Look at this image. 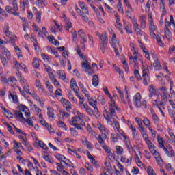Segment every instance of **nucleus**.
<instances>
[{
	"mask_svg": "<svg viewBox=\"0 0 175 175\" xmlns=\"http://www.w3.org/2000/svg\"><path fill=\"white\" fill-rule=\"evenodd\" d=\"M103 90L105 95H107V96H109V99L111 100V101L109 103V107L106 106L104 107V117L108 122H110V120L111 118H114V117L117 116L116 111H118V113H120V107H118V106L116 105V100H114V98L111 97V96L110 95L107 87L104 86L103 88Z\"/></svg>",
	"mask_w": 175,
	"mask_h": 175,
	"instance_id": "1",
	"label": "nucleus"
},
{
	"mask_svg": "<svg viewBox=\"0 0 175 175\" xmlns=\"http://www.w3.org/2000/svg\"><path fill=\"white\" fill-rule=\"evenodd\" d=\"M84 121L88 122V121H90V118L81 113L80 111H77V114L71 118L70 124L79 131H83L82 126H85V122H84Z\"/></svg>",
	"mask_w": 175,
	"mask_h": 175,
	"instance_id": "2",
	"label": "nucleus"
},
{
	"mask_svg": "<svg viewBox=\"0 0 175 175\" xmlns=\"http://www.w3.org/2000/svg\"><path fill=\"white\" fill-rule=\"evenodd\" d=\"M11 58L10 52L5 47H1L0 50V59L4 66H8V61H10Z\"/></svg>",
	"mask_w": 175,
	"mask_h": 175,
	"instance_id": "3",
	"label": "nucleus"
},
{
	"mask_svg": "<svg viewBox=\"0 0 175 175\" xmlns=\"http://www.w3.org/2000/svg\"><path fill=\"white\" fill-rule=\"evenodd\" d=\"M97 126L101 132V134L98 135L97 140L98 143H103V142L107 139V136H109V130L100 123L98 124Z\"/></svg>",
	"mask_w": 175,
	"mask_h": 175,
	"instance_id": "4",
	"label": "nucleus"
},
{
	"mask_svg": "<svg viewBox=\"0 0 175 175\" xmlns=\"http://www.w3.org/2000/svg\"><path fill=\"white\" fill-rule=\"evenodd\" d=\"M133 55V57L132 56V55H129L130 64L134 63V69H139V64H143V60L139 58L140 54L136 52V51H134Z\"/></svg>",
	"mask_w": 175,
	"mask_h": 175,
	"instance_id": "5",
	"label": "nucleus"
},
{
	"mask_svg": "<svg viewBox=\"0 0 175 175\" xmlns=\"http://www.w3.org/2000/svg\"><path fill=\"white\" fill-rule=\"evenodd\" d=\"M88 98V102L90 106H92L93 109H94V111L96 113V118H98L100 117V113L99 112V109H98V100H96V96H86Z\"/></svg>",
	"mask_w": 175,
	"mask_h": 175,
	"instance_id": "6",
	"label": "nucleus"
},
{
	"mask_svg": "<svg viewBox=\"0 0 175 175\" xmlns=\"http://www.w3.org/2000/svg\"><path fill=\"white\" fill-rule=\"evenodd\" d=\"M149 75L150 70H148V67L144 66L142 68V83L144 85H148L151 83Z\"/></svg>",
	"mask_w": 175,
	"mask_h": 175,
	"instance_id": "7",
	"label": "nucleus"
},
{
	"mask_svg": "<svg viewBox=\"0 0 175 175\" xmlns=\"http://www.w3.org/2000/svg\"><path fill=\"white\" fill-rule=\"evenodd\" d=\"M22 88L23 90H21V88H18V90L20 91V93L23 96H25L26 94H31V92H29V85H28V81L27 79H21L20 81ZM26 92V94H25Z\"/></svg>",
	"mask_w": 175,
	"mask_h": 175,
	"instance_id": "8",
	"label": "nucleus"
},
{
	"mask_svg": "<svg viewBox=\"0 0 175 175\" xmlns=\"http://www.w3.org/2000/svg\"><path fill=\"white\" fill-rule=\"evenodd\" d=\"M116 90H118V92L119 93V95L121 98V100L122 103H124V104L129 103H129H131V99L129 98V94H128V90H126V88H125L126 100H125V98H124V92H122V91L121 90V88L116 87Z\"/></svg>",
	"mask_w": 175,
	"mask_h": 175,
	"instance_id": "9",
	"label": "nucleus"
},
{
	"mask_svg": "<svg viewBox=\"0 0 175 175\" xmlns=\"http://www.w3.org/2000/svg\"><path fill=\"white\" fill-rule=\"evenodd\" d=\"M109 42V38H107V34L105 33L101 38V42L100 43V47L102 53H105V51L107 50V43Z\"/></svg>",
	"mask_w": 175,
	"mask_h": 175,
	"instance_id": "10",
	"label": "nucleus"
},
{
	"mask_svg": "<svg viewBox=\"0 0 175 175\" xmlns=\"http://www.w3.org/2000/svg\"><path fill=\"white\" fill-rule=\"evenodd\" d=\"M133 103L137 109L142 107V95L140 93H137L133 98Z\"/></svg>",
	"mask_w": 175,
	"mask_h": 175,
	"instance_id": "11",
	"label": "nucleus"
},
{
	"mask_svg": "<svg viewBox=\"0 0 175 175\" xmlns=\"http://www.w3.org/2000/svg\"><path fill=\"white\" fill-rule=\"evenodd\" d=\"M76 12L81 16L83 21H86V23L88 21V16H90V12L88 10L81 11L80 8H76Z\"/></svg>",
	"mask_w": 175,
	"mask_h": 175,
	"instance_id": "12",
	"label": "nucleus"
},
{
	"mask_svg": "<svg viewBox=\"0 0 175 175\" xmlns=\"http://www.w3.org/2000/svg\"><path fill=\"white\" fill-rule=\"evenodd\" d=\"M113 129L119 137H121L122 135H124L125 133L122 132V130H121V127L120 126V122H118L117 120H113Z\"/></svg>",
	"mask_w": 175,
	"mask_h": 175,
	"instance_id": "13",
	"label": "nucleus"
},
{
	"mask_svg": "<svg viewBox=\"0 0 175 175\" xmlns=\"http://www.w3.org/2000/svg\"><path fill=\"white\" fill-rule=\"evenodd\" d=\"M154 99L153 100V105L156 106V107H158L159 111H161L162 116L165 117V113H163V111H162V108L159 106V102H161V95H154Z\"/></svg>",
	"mask_w": 175,
	"mask_h": 175,
	"instance_id": "14",
	"label": "nucleus"
},
{
	"mask_svg": "<svg viewBox=\"0 0 175 175\" xmlns=\"http://www.w3.org/2000/svg\"><path fill=\"white\" fill-rule=\"evenodd\" d=\"M124 137V142L125 143V146L129 151V152H132L133 151V147L132 146V144H131V139L129 137H128L126 135L124 134H122V135Z\"/></svg>",
	"mask_w": 175,
	"mask_h": 175,
	"instance_id": "15",
	"label": "nucleus"
},
{
	"mask_svg": "<svg viewBox=\"0 0 175 175\" xmlns=\"http://www.w3.org/2000/svg\"><path fill=\"white\" fill-rule=\"evenodd\" d=\"M36 87L41 94H47L46 88H44V86L42 85V82H40V80H36Z\"/></svg>",
	"mask_w": 175,
	"mask_h": 175,
	"instance_id": "16",
	"label": "nucleus"
},
{
	"mask_svg": "<svg viewBox=\"0 0 175 175\" xmlns=\"http://www.w3.org/2000/svg\"><path fill=\"white\" fill-rule=\"evenodd\" d=\"M5 10L6 12H8V13H9L10 14H13V11L14 12H17V10H18V6L17 5V3L16 2H13V9L11 8L10 6L9 5H6L5 6Z\"/></svg>",
	"mask_w": 175,
	"mask_h": 175,
	"instance_id": "17",
	"label": "nucleus"
},
{
	"mask_svg": "<svg viewBox=\"0 0 175 175\" xmlns=\"http://www.w3.org/2000/svg\"><path fill=\"white\" fill-rule=\"evenodd\" d=\"M148 17L150 31H157V27L155 25H154V22L152 21V13H149Z\"/></svg>",
	"mask_w": 175,
	"mask_h": 175,
	"instance_id": "18",
	"label": "nucleus"
},
{
	"mask_svg": "<svg viewBox=\"0 0 175 175\" xmlns=\"http://www.w3.org/2000/svg\"><path fill=\"white\" fill-rule=\"evenodd\" d=\"M163 151L165 152L166 155L169 158H173L175 155L174 150H173V148L172 146H168L167 148H164Z\"/></svg>",
	"mask_w": 175,
	"mask_h": 175,
	"instance_id": "19",
	"label": "nucleus"
},
{
	"mask_svg": "<svg viewBox=\"0 0 175 175\" xmlns=\"http://www.w3.org/2000/svg\"><path fill=\"white\" fill-rule=\"evenodd\" d=\"M152 154L153 155L158 165H162V163H163V160H162V157H161V154L159 152H158V151L156 150L154 152L152 153Z\"/></svg>",
	"mask_w": 175,
	"mask_h": 175,
	"instance_id": "20",
	"label": "nucleus"
},
{
	"mask_svg": "<svg viewBox=\"0 0 175 175\" xmlns=\"http://www.w3.org/2000/svg\"><path fill=\"white\" fill-rule=\"evenodd\" d=\"M8 98L9 99H12V102H14V103H18V98L17 97V94L16 93V92H9V94H8Z\"/></svg>",
	"mask_w": 175,
	"mask_h": 175,
	"instance_id": "21",
	"label": "nucleus"
},
{
	"mask_svg": "<svg viewBox=\"0 0 175 175\" xmlns=\"http://www.w3.org/2000/svg\"><path fill=\"white\" fill-rule=\"evenodd\" d=\"M70 88L74 91L75 94H76V92H79V86H77L76 80L73 78L70 81Z\"/></svg>",
	"mask_w": 175,
	"mask_h": 175,
	"instance_id": "22",
	"label": "nucleus"
},
{
	"mask_svg": "<svg viewBox=\"0 0 175 175\" xmlns=\"http://www.w3.org/2000/svg\"><path fill=\"white\" fill-rule=\"evenodd\" d=\"M81 142H82V144H83V146H85L87 148H88L89 150H92V146L91 145V143L88 142L87 137L83 136L81 137Z\"/></svg>",
	"mask_w": 175,
	"mask_h": 175,
	"instance_id": "23",
	"label": "nucleus"
},
{
	"mask_svg": "<svg viewBox=\"0 0 175 175\" xmlns=\"http://www.w3.org/2000/svg\"><path fill=\"white\" fill-rule=\"evenodd\" d=\"M157 92V89L155 88V85L151 84L149 85V98L150 99H152V96L155 95Z\"/></svg>",
	"mask_w": 175,
	"mask_h": 175,
	"instance_id": "24",
	"label": "nucleus"
},
{
	"mask_svg": "<svg viewBox=\"0 0 175 175\" xmlns=\"http://www.w3.org/2000/svg\"><path fill=\"white\" fill-rule=\"evenodd\" d=\"M82 68L83 69H88V70H90V72H89V75H92L94 73V71L92 70V68H91V65L88 63V61H85L82 63Z\"/></svg>",
	"mask_w": 175,
	"mask_h": 175,
	"instance_id": "25",
	"label": "nucleus"
},
{
	"mask_svg": "<svg viewBox=\"0 0 175 175\" xmlns=\"http://www.w3.org/2000/svg\"><path fill=\"white\" fill-rule=\"evenodd\" d=\"M146 144L148 146L149 150L150 151L151 154H153V152H156L155 150V145L151 142V140L147 139L146 140Z\"/></svg>",
	"mask_w": 175,
	"mask_h": 175,
	"instance_id": "26",
	"label": "nucleus"
},
{
	"mask_svg": "<svg viewBox=\"0 0 175 175\" xmlns=\"http://www.w3.org/2000/svg\"><path fill=\"white\" fill-rule=\"evenodd\" d=\"M111 32L113 33L112 40L110 41V44L112 47H114V44H119L118 41H117V36L114 33V31L111 29Z\"/></svg>",
	"mask_w": 175,
	"mask_h": 175,
	"instance_id": "27",
	"label": "nucleus"
},
{
	"mask_svg": "<svg viewBox=\"0 0 175 175\" xmlns=\"http://www.w3.org/2000/svg\"><path fill=\"white\" fill-rule=\"evenodd\" d=\"M61 102L63 106H66V109H72V104L68 100L62 98Z\"/></svg>",
	"mask_w": 175,
	"mask_h": 175,
	"instance_id": "28",
	"label": "nucleus"
},
{
	"mask_svg": "<svg viewBox=\"0 0 175 175\" xmlns=\"http://www.w3.org/2000/svg\"><path fill=\"white\" fill-rule=\"evenodd\" d=\"M45 85L50 94H54V87H53V85H51V83H50V81H46L45 82Z\"/></svg>",
	"mask_w": 175,
	"mask_h": 175,
	"instance_id": "29",
	"label": "nucleus"
},
{
	"mask_svg": "<svg viewBox=\"0 0 175 175\" xmlns=\"http://www.w3.org/2000/svg\"><path fill=\"white\" fill-rule=\"evenodd\" d=\"M92 85H94V87H98V85H99V77H98V75L93 76Z\"/></svg>",
	"mask_w": 175,
	"mask_h": 175,
	"instance_id": "30",
	"label": "nucleus"
},
{
	"mask_svg": "<svg viewBox=\"0 0 175 175\" xmlns=\"http://www.w3.org/2000/svg\"><path fill=\"white\" fill-rule=\"evenodd\" d=\"M85 111L89 116H90V117H94V116L96 117V112H95V109L92 110V109L88 107V108H86Z\"/></svg>",
	"mask_w": 175,
	"mask_h": 175,
	"instance_id": "31",
	"label": "nucleus"
},
{
	"mask_svg": "<svg viewBox=\"0 0 175 175\" xmlns=\"http://www.w3.org/2000/svg\"><path fill=\"white\" fill-rule=\"evenodd\" d=\"M62 163H64L66 167H72V166H73V163H72V161L68 159H66V157H64Z\"/></svg>",
	"mask_w": 175,
	"mask_h": 175,
	"instance_id": "32",
	"label": "nucleus"
},
{
	"mask_svg": "<svg viewBox=\"0 0 175 175\" xmlns=\"http://www.w3.org/2000/svg\"><path fill=\"white\" fill-rule=\"evenodd\" d=\"M48 40L49 42H51L52 44L55 46H59V42L54 38V36H48Z\"/></svg>",
	"mask_w": 175,
	"mask_h": 175,
	"instance_id": "33",
	"label": "nucleus"
},
{
	"mask_svg": "<svg viewBox=\"0 0 175 175\" xmlns=\"http://www.w3.org/2000/svg\"><path fill=\"white\" fill-rule=\"evenodd\" d=\"M16 42H17V36L14 35L10 37L8 43H12V46H16Z\"/></svg>",
	"mask_w": 175,
	"mask_h": 175,
	"instance_id": "34",
	"label": "nucleus"
},
{
	"mask_svg": "<svg viewBox=\"0 0 175 175\" xmlns=\"http://www.w3.org/2000/svg\"><path fill=\"white\" fill-rule=\"evenodd\" d=\"M153 66H154L155 70H161V69H162V66L159 63V60H154V62L153 63Z\"/></svg>",
	"mask_w": 175,
	"mask_h": 175,
	"instance_id": "35",
	"label": "nucleus"
},
{
	"mask_svg": "<svg viewBox=\"0 0 175 175\" xmlns=\"http://www.w3.org/2000/svg\"><path fill=\"white\" fill-rule=\"evenodd\" d=\"M72 42L77 44L79 43V39H77V31L76 30L72 31Z\"/></svg>",
	"mask_w": 175,
	"mask_h": 175,
	"instance_id": "36",
	"label": "nucleus"
},
{
	"mask_svg": "<svg viewBox=\"0 0 175 175\" xmlns=\"http://www.w3.org/2000/svg\"><path fill=\"white\" fill-rule=\"evenodd\" d=\"M47 111L49 118H54V109L51 107H48Z\"/></svg>",
	"mask_w": 175,
	"mask_h": 175,
	"instance_id": "37",
	"label": "nucleus"
},
{
	"mask_svg": "<svg viewBox=\"0 0 175 175\" xmlns=\"http://www.w3.org/2000/svg\"><path fill=\"white\" fill-rule=\"evenodd\" d=\"M151 114H152V118L154 121V122H159V117L155 113V111L154 110H151Z\"/></svg>",
	"mask_w": 175,
	"mask_h": 175,
	"instance_id": "38",
	"label": "nucleus"
},
{
	"mask_svg": "<svg viewBox=\"0 0 175 175\" xmlns=\"http://www.w3.org/2000/svg\"><path fill=\"white\" fill-rule=\"evenodd\" d=\"M32 65H33V68H35L36 69H39V66H40V64L39 63V59H38V58H36V57H34L33 59Z\"/></svg>",
	"mask_w": 175,
	"mask_h": 175,
	"instance_id": "39",
	"label": "nucleus"
},
{
	"mask_svg": "<svg viewBox=\"0 0 175 175\" xmlns=\"http://www.w3.org/2000/svg\"><path fill=\"white\" fill-rule=\"evenodd\" d=\"M14 116H15V117H17L18 118L23 120V121H25V118H24V116H23V113H21V111H14Z\"/></svg>",
	"mask_w": 175,
	"mask_h": 175,
	"instance_id": "40",
	"label": "nucleus"
},
{
	"mask_svg": "<svg viewBox=\"0 0 175 175\" xmlns=\"http://www.w3.org/2000/svg\"><path fill=\"white\" fill-rule=\"evenodd\" d=\"M80 43H81V46L82 47V50H85V43H87V36L80 38Z\"/></svg>",
	"mask_w": 175,
	"mask_h": 175,
	"instance_id": "41",
	"label": "nucleus"
},
{
	"mask_svg": "<svg viewBox=\"0 0 175 175\" xmlns=\"http://www.w3.org/2000/svg\"><path fill=\"white\" fill-rule=\"evenodd\" d=\"M162 94H163V96L162 94H160L161 99H165V100H167V99L170 98V94H169V92H167V90L163 92Z\"/></svg>",
	"mask_w": 175,
	"mask_h": 175,
	"instance_id": "42",
	"label": "nucleus"
},
{
	"mask_svg": "<svg viewBox=\"0 0 175 175\" xmlns=\"http://www.w3.org/2000/svg\"><path fill=\"white\" fill-rule=\"evenodd\" d=\"M14 143L15 144V146H14L13 147V150H14V151H17V150H18V148H24L23 147V145L21 144V143H18L17 142L16 140L14 141Z\"/></svg>",
	"mask_w": 175,
	"mask_h": 175,
	"instance_id": "43",
	"label": "nucleus"
},
{
	"mask_svg": "<svg viewBox=\"0 0 175 175\" xmlns=\"http://www.w3.org/2000/svg\"><path fill=\"white\" fill-rule=\"evenodd\" d=\"M165 36L172 42V33H170V30L169 29H165Z\"/></svg>",
	"mask_w": 175,
	"mask_h": 175,
	"instance_id": "44",
	"label": "nucleus"
},
{
	"mask_svg": "<svg viewBox=\"0 0 175 175\" xmlns=\"http://www.w3.org/2000/svg\"><path fill=\"white\" fill-rule=\"evenodd\" d=\"M79 5L81 9V11L88 10V7L87 6V5H85V3H84L83 1H79Z\"/></svg>",
	"mask_w": 175,
	"mask_h": 175,
	"instance_id": "45",
	"label": "nucleus"
},
{
	"mask_svg": "<svg viewBox=\"0 0 175 175\" xmlns=\"http://www.w3.org/2000/svg\"><path fill=\"white\" fill-rule=\"evenodd\" d=\"M142 122L146 128H148V129L151 128V124L150 123V120H148V118H144Z\"/></svg>",
	"mask_w": 175,
	"mask_h": 175,
	"instance_id": "46",
	"label": "nucleus"
},
{
	"mask_svg": "<svg viewBox=\"0 0 175 175\" xmlns=\"http://www.w3.org/2000/svg\"><path fill=\"white\" fill-rule=\"evenodd\" d=\"M140 21L141 28H146V21H147V18H146V16H141Z\"/></svg>",
	"mask_w": 175,
	"mask_h": 175,
	"instance_id": "47",
	"label": "nucleus"
},
{
	"mask_svg": "<svg viewBox=\"0 0 175 175\" xmlns=\"http://www.w3.org/2000/svg\"><path fill=\"white\" fill-rule=\"evenodd\" d=\"M147 173L148 175H157L155 170H154V168H152V167H151V166L148 167Z\"/></svg>",
	"mask_w": 175,
	"mask_h": 175,
	"instance_id": "48",
	"label": "nucleus"
},
{
	"mask_svg": "<svg viewBox=\"0 0 175 175\" xmlns=\"http://www.w3.org/2000/svg\"><path fill=\"white\" fill-rule=\"evenodd\" d=\"M21 20L23 21V31L26 32L27 28H28V22L26 21L25 18H22Z\"/></svg>",
	"mask_w": 175,
	"mask_h": 175,
	"instance_id": "49",
	"label": "nucleus"
},
{
	"mask_svg": "<svg viewBox=\"0 0 175 175\" xmlns=\"http://www.w3.org/2000/svg\"><path fill=\"white\" fill-rule=\"evenodd\" d=\"M44 161H46V162H49V163H54V160H53V157L50 155H44L43 157Z\"/></svg>",
	"mask_w": 175,
	"mask_h": 175,
	"instance_id": "50",
	"label": "nucleus"
},
{
	"mask_svg": "<svg viewBox=\"0 0 175 175\" xmlns=\"http://www.w3.org/2000/svg\"><path fill=\"white\" fill-rule=\"evenodd\" d=\"M8 83H10V84H12V87H13V85H16V83H17V79H16V78L11 77L8 79Z\"/></svg>",
	"mask_w": 175,
	"mask_h": 175,
	"instance_id": "51",
	"label": "nucleus"
},
{
	"mask_svg": "<svg viewBox=\"0 0 175 175\" xmlns=\"http://www.w3.org/2000/svg\"><path fill=\"white\" fill-rule=\"evenodd\" d=\"M75 95H76L77 97L79 98V103H84L85 99H84V96H83V94H79V92H77L75 93Z\"/></svg>",
	"mask_w": 175,
	"mask_h": 175,
	"instance_id": "52",
	"label": "nucleus"
},
{
	"mask_svg": "<svg viewBox=\"0 0 175 175\" xmlns=\"http://www.w3.org/2000/svg\"><path fill=\"white\" fill-rule=\"evenodd\" d=\"M156 40L160 47H164L165 43L162 42V40L161 39V37L159 36H156Z\"/></svg>",
	"mask_w": 175,
	"mask_h": 175,
	"instance_id": "53",
	"label": "nucleus"
},
{
	"mask_svg": "<svg viewBox=\"0 0 175 175\" xmlns=\"http://www.w3.org/2000/svg\"><path fill=\"white\" fill-rule=\"evenodd\" d=\"M139 131L142 134L143 137L145 139L146 142H147V140H148V135H147V133L144 130V128H142V129Z\"/></svg>",
	"mask_w": 175,
	"mask_h": 175,
	"instance_id": "54",
	"label": "nucleus"
},
{
	"mask_svg": "<svg viewBox=\"0 0 175 175\" xmlns=\"http://www.w3.org/2000/svg\"><path fill=\"white\" fill-rule=\"evenodd\" d=\"M36 17L37 23H40V21H42V11H38L36 14Z\"/></svg>",
	"mask_w": 175,
	"mask_h": 175,
	"instance_id": "55",
	"label": "nucleus"
},
{
	"mask_svg": "<svg viewBox=\"0 0 175 175\" xmlns=\"http://www.w3.org/2000/svg\"><path fill=\"white\" fill-rule=\"evenodd\" d=\"M167 100L165 98H161L160 103L159 104V106L161 107L162 111L165 110V102H166Z\"/></svg>",
	"mask_w": 175,
	"mask_h": 175,
	"instance_id": "56",
	"label": "nucleus"
},
{
	"mask_svg": "<svg viewBox=\"0 0 175 175\" xmlns=\"http://www.w3.org/2000/svg\"><path fill=\"white\" fill-rule=\"evenodd\" d=\"M135 120L136 124H137V125L139 126V131L142 130V128H144L143 127V122H142V121L140 120V118H135Z\"/></svg>",
	"mask_w": 175,
	"mask_h": 175,
	"instance_id": "57",
	"label": "nucleus"
},
{
	"mask_svg": "<svg viewBox=\"0 0 175 175\" xmlns=\"http://www.w3.org/2000/svg\"><path fill=\"white\" fill-rule=\"evenodd\" d=\"M57 125L58 128H64V131H67L66 125L65 124V123L64 122L59 121V122H57Z\"/></svg>",
	"mask_w": 175,
	"mask_h": 175,
	"instance_id": "58",
	"label": "nucleus"
},
{
	"mask_svg": "<svg viewBox=\"0 0 175 175\" xmlns=\"http://www.w3.org/2000/svg\"><path fill=\"white\" fill-rule=\"evenodd\" d=\"M134 30L136 32V35H143V31H142V29L140 28V26L134 27Z\"/></svg>",
	"mask_w": 175,
	"mask_h": 175,
	"instance_id": "59",
	"label": "nucleus"
},
{
	"mask_svg": "<svg viewBox=\"0 0 175 175\" xmlns=\"http://www.w3.org/2000/svg\"><path fill=\"white\" fill-rule=\"evenodd\" d=\"M45 127L47 131H49V133H54V129L51 126V125L49 124V123L45 124Z\"/></svg>",
	"mask_w": 175,
	"mask_h": 175,
	"instance_id": "60",
	"label": "nucleus"
},
{
	"mask_svg": "<svg viewBox=\"0 0 175 175\" xmlns=\"http://www.w3.org/2000/svg\"><path fill=\"white\" fill-rule=\"evenodd\" d=\"M55 157L56 158V159L60 161L61 162H63L64 159H65V156L59 154H55Z\"/></svg>",
	"mask_w": 175,
	"mask_h": 175,
	"instance_id": "61",
	"label": "nucleus"
},
{
	"mask_svg": "<svg viewBox=\"0 0 175 175\" xmlns=\"http://www.w3.org/2000/svg\"><path fill=\"white\" fill-rule=\"evenodd\" d=\"M72 22L70 21H66V25L64 26V27L66 28V31H69L70 28H72Z\"/></svg>",
	"mask_w": 175,
	"mask_h": 175,
	"instance_id": "62",
	"label": "nucleus"
},
{
	"mask_svg": "<svg viewBox=\"0 0 175 175\" xmlns=\"http://www.w3.org/2000/svg\"><path fill=\"white\" fill-rule=\"evenodd\" d=\"M124 29L127 32V33L132 34V26L131 25H125Z\"/></svg>",
	"mask_w": 175,
	"mask_h": 175,
	"instance_id": "63",
	"label": "nucleus"
},
{
	"mask_svg": "<svg viewBox=\"0 0 175 175\" xmlns=\"http://www.w3.org/2000/svg\"><path fill=\"white\" fill-rule=\"evenodd\" d=\"M130 129H131L133 137L134 139H136V136H137V134H136V128L133 127V126L132 124H131Z\"/></svg>",
	"mask_w": 175,
	"mask_h": 175,
	"instance_id": "64",
	"label": "nucleus"
}]
</instances>
